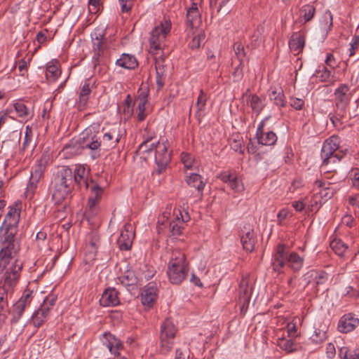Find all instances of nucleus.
<instances>
[{
    "label": "nucleus",
    "mask_w": 359,
    "mask_h": 359,
    "mask_svg": "<svg viewBox=\"0 0 359 359\" xmlns=\"http://www.w3.org/2000/svg\"><path fill=\"white\" fill-rule=\"evenodd\" d=\"M171 23L165 20L156 26L151 33L149 39V48L152 55H158L165 46L164 41L170 32Z\"/></svg>",
    "instance_id": "1a4fd4ad"
},
{
    "label": "nucleus",
    "mask_w": 359,
    "mask_h": 359,
    "mask_svg": "<svg viewBox=\"0 0 359 359\" xmlns=\"http://www.w3.org/2000/svg\"><path fill=\"white\" fill-rule=\"evenodd\" d=\"M315 338H313V340L316 342H322L325 341L327 339V333L324 330H315Z\"/></svg>",
    "instance_id": "338daca9"
},
{
    "label": "nucleus",
    "mask_w": 359,
    "mask_h": 359,
    "mask_svg": "<svg viewBox=\"0 0 359 359\" xmlns=\"http://www.w3.org/2000/svg\"><path fill=\"white\" fill-rule=\"evenodd\" d=\"M187 184L195 188L198 192H202L205 186V182L203 180V177L196 173H191L186 179Z\"/></svg>",
    "instance_id": "e433bc0d"
},
{
    "label": "nucleus",
    "mask_w": 359,
    "mask_h": 359,
    "mask_svg": "<svg viewBox=\"0 0 359 359\" xmlns=\"http://www.w3.org/2000/svg\"><path fill=\"white\" fill-rule=\"evenodd\" d=\"M122 13H128L131 11L133 0H118Z\"/></svg>",
    "instance_id": "0e129e2a"
},
{
    "label": "nucleus",
    "mask_w": 359,
    "mask_h": 359,
    "mask_svg": "<svg viewBox=\"0 0 359 359\" xmlns=\"http://www.w3.org/2000/svg\"><path fill=\"white\" fill-rule=\"evenodd\" d=\"M18 229L4 226L0 227V265L6 266L17 256L19 246L15 243Z\"/></svg>",
    "instance_id": "f03ea898"
},
{
    "label": "nucleus",
    "mask_w": 359,
    "mask_h": 359,
    "mask_svg": "<svg viewBox=\"0 0 359 359\" xmlns=\"http://www.w3.org/2000/svg\"><path fill=\"white\" fill-rule=\"evenodd\" d=\"M232 190L236 192H241L244 190V186L242 182L238 180L236 175L231 180V182L228 184Z\"/></svg>",
    "instance_id": "864d4df0"
},
{
    "label": "nucleus",
    "mask_w": 359,
    "mask_h": 359,
    "mask_svg": "<svg viewBox=\"0 0 359 359\" xmlns=\"http://www.w3.org/2000/svg\"><path fill=\"white\" fill-rule=\"evenodd\" d=\"M235 175L236 174L234 172L224 171L219 175L218 178L221 180L224 183L229 184Z\"/></svg>",
    "instance_id": "e2e57ef3"
},
{
    "label": "nucleus",
    "mask_w": 359,
    "mask_h": 359,
    "mask_svg": "<svg viewBox=\"0 0 359 359\" xmlns=\"http://www.w3.org/2000/svg\"><path fill=\"white\" fill-rule=\"evenodd\" d=\"M73 182H74L79 187L88 189L90 181L88 182L87 179V172L83 165H76L74 174Z\"/></svg>",
    "instance_id": "a878e982"
},
{
    "label": "nucleus",
    "mask_w": 359,
    "mask_h": 359,
    "mask_svg": "<svg viewBox=\"0 0 359 359\" xmlns=\"http://www.w3.org/2000/svg\"><path fill=\"white\" fill-rule=\"evenodd\" d=\"M241 242L243 248L247 252H252L257 242L253 229L250 226H244L241 231Z\"/></svg>",
    "instance_id": "f3484780"
},
{
    "label": "nucleus",
    "mask_w": 359,
    "mask_h": 359,
    "mask_svg": "<svg viewBox=\"0 0 359 359\" xmlns=\"http://www.w3.org/2000/svg\"><path fill=\"white\" fill-rule=\"evenodd\" d=\"M56 302V298L53 296L47 297L43 304L41 305V307L43 309H47V311L50 313V311L53 309Z\"/></svg>",
    "instance_id": "4d7b16f0"
},
{
    "label": "nucleus",
    "mask_w": 359,
    "mask_h": 359,
    "mask_svg": "<svg viewBox=\"0 0 359 359\" xmlns=\"http://www.w3.org/2000/svg\"><path fill=\"white\" fill-rule=\"evenodd\" d=\"M269 98L279 108L286 106L285 95L281 89L273 90L269 94Z\"/></svg>",
    "instance_id": "a19ab883"
},
{
    "label": "nucleus",
    "mask_w": 359,
    "mask_h": 359,
    "mask_svg": "<svg viewBox=\"0 0 359 359\" xmlns=\"http://www.w3.org/2000/svg\"><path fill=\"white\" fill-rule=\"evenodd\" d=\"M305 45V33L302 31L294 32L290 40L289 47L292 51L299 53Z\"/></svg>",
    "instance_id": "5701e85b"
},
{
    "label": "nucleus",
    "mask_w": 359,
    "mask_h": 359,
    "mask_svg": "<svg viewBox=\"0 0 359 359\" xmlns=\"http://www.w3.org/2000/svg\"><path fill=\"white\" fill-rule=\"evenodd\" d=\"M248 104L254 113L258 116L265 107L264 100L256 94L250 95L248 97Z\"/></svg>",
    "instance_id": "f704fd0d"
},
{
    "label": "nucleus",
    "mask_w": 359,
    "mask_h": 359,
    "mask_svg": "<svg viewBox=\"0 0 359 359\" xmlns=\"http://www.w3.org/2000/svg\"><path fill=\"white\" fill-rule=\"evenodd\" d=\"M90 93V81L87 79L85 81L79 94L78 105L79 108H83L87 104Z\"/></svg>",
    "instance_id": "2f4dec72"
},
{
    "label": "nucleus",
    "mask_w": 359,
    "mask_h": 359,
    "mask_svg": "<svg viewBox=\"0 0 359 359\" xmlns=\"http://www.w3.org/2000/svg\"><path fill=\"white\" fill-rule=\"evenodd\" d=\"M32 301V292L30 290L25 291L22 297L13 304L12 311L11 323H16L22 317L25 309Z\"/></svg>",
    "instance_id": "ddd939ff"
},
{
    "label": "nucleus",
    "mask_w": 359,
    "mask_h": 359,
    "mask_svg": "<svg viewBox=\"0 0 359 359\" xmlns=\"http://www.w3.org/2000/svg\"><path fill=\"white\" fill-rule=\"evenodd\" d=\"M100 135L101 126L97 123H93L80 134L77 142L82 149L96 150L102 145Z\"/></svg>",
    "instance_id": "6e6552de"
},
{
    "label": "nucleus",
    "mask_w": 359,
    "mask_h": 359,
    "mask_svg": "<svg viewBox=\"0 0 359 359\" xmlns=\"http://www.w3.org/2000/svg\"><path fill=\"white\" fill-rule=\"evenodd\" d=\"M13 293H7V291L0 289V320L4 321L9 313L8 299L13 297Z\"/></svg>",
    "instance_id": "c85d7f7f"
},
{
    "label": "nucleus",
    "mask_w": 359,
    "mask_h": 359,
    "mask_svg": "<svg viewBox=\"0 0 359 359\" xmlns=\"http://www.w3.org/2000/svg\"><path fill=\"white\" fill-rule=\"evenodd\" d=\"M182 162L187 168H191L193 164V158L189 154H182Z\"/></svg>",
    "instance_id": "69168bd1"
},
{
    "label": "nucleus",
    "mask_w": 359,
    "mask_h": 359,
    "mask_svg": "<svg viewBox=\"0 0 359 359\" xmlns=\"http://www.w3.org/2000/svg\"><path fill=\"white\" fill-rule=\"evenodd\" d=\"M115 131L104 132V129L102 128V135H100V140L102 144L105 147H114L119 141L118 135L114 139Z\"/></svg>",
    "instance_id": "ea45409f"
},
{
    "label": "nucleus",
    "mask_w": 359,
    "mask_h": 359,
    "mask_svg": "<svg viewBox=\"0 0 359 359\" xmlns=\"http://www.w3.org/2000/svg\"><path fill=\"white\" fill-rule=\"evenodd\" d=\"M61 74L59 63L56 60L49 62L46 65V76L49 82L55 81Z\"/></svg>",
    "instance_id": "72a5a7b5"
},
{
    "label": "nucleus",
    "mask_w": 359,
    "mask_h": 359,
    "mask_svg": "<svg viewBox=\"0 0 359 359\" xmlns=\"http://www.w3.org/2000/svg\"><path fill=\"white\" fill-rule=\"evenodd\" d=\"M330 246L334 253L341 257L346 256L348 253V245L340 238H334L330 241Z\"/></svg>",
    "instance_id": "c9c22d12"
},
{
    "label": "nucleus",
    "mask_w": 359,
    "mask_h": 359,
    "mask_svg": "<svg viewBox=\"0 0 359 359\" xmlns=\"http://www.w3.org/2000/svg\"><path fill=\"white\" fill-rule=\"evenodd\" d=\"M116 65L128 69H134L137 67L138 62L134 55L123 53L120 58L116 60Z\"/></svg>",
    "instance_id": "7c9ffc66"
},
{
    "label": "nucleus",
    "mask_w": 359,
    "mask_h": 359,
    "mask_svg": "<svg viewBox=\"0 0 359 359\" xmlns=\"http://www.w3.org/2000/svg\"><path fill=\"white\" fill-rule=\"evenodd\" d=\"M186 25L194 29L201 22V13L199 11H190L187 10Z\"/></svg>",
    "instance_id": "a18cd8bd"
},
{
    "label": "nucleus",
    "mask_w": 359,
    "mask_h": 359,
    "mask_svg": "<svg viewBox=\"0 0 359 359\" xmlns=\"http://www.w3.org/2000/svg\"><path fill=\"white\" fill-rule=\"evenodd\" d=\"M188 271L185 255L180 250H173L167 270L170 283L175 285L180 284L187 276Z\"/></svg>",
    "instance_id": "20e7f679"
},
{
    "label": "nucleus",
    "mask_w": 359,
    "mask_h": 359,
    "mask_svg": "<svg viewBox=\"0 0 359 359\" xmlns=\"http://www.w3.org/2000/svg\"><path fill=\"white\" fill-rule=\"evenodd\" d=\"M104 34L102 31H95L91 34L93 42V49L94 52L93 58L98 59L104 50Z\"/></svg>",
    "instance_id": "393cba45"
},
{
    "label": "nucleus",
    "mask_w": 359,
    "mask_h": 359,
    "mask_svg": "<svg viewBox=\"0 0 359 359\" xmlns=\"http://www.w3.org/2000/svg\"><path fill=\"white\" fill-rule=\"evenodd\" d=\"M350 178L352 182V185L355 188L359 189V169L355 168L351 170L350 172Z\"/></svg>",
    "instance_id": "052dcab7"
},
{
    "label": "nucleus",
    "mask_w": 359,
    "mask_h": 359,
    "mask_svg": "<svg viewBox=\"0 0 359 359\" xmlns=\"http://www.w3.org/2000/svg\"><path fill=\"white\" fill-rule=\"evenodd\" d=\"M73 183V172L68 166H62L57 172L53 181L52 199L55 204L61 203L69 194Z\"/></svg>",
    "instance_id": "7ed1b4c3"
},
{
    "label": "nucleus",
    "mask_w": 359,
    "mask_h": 359,
    "mask_svg": "<svg viewBox=\"0 0 359 359\" xmlns=\"http://www.w3.org/2000/svg\"><path fill=\"white\" fill-rule=\"evenodd\" d=\"M156 145V143L142 142L137 149V154L140 156V158L147 159V156L155 149Z\"/></svg>",
    "instance_id": "49530a36"
},
{
    "label": "nucleus",
    "mask_w": 359,
    "mask_h": 359,
    "mask_svg": "<svg viewBox=\"0 0 359 359\" xmlns=\"http://www.w3.org/2000/svg\"><path fill=\"white\" fill-rule=\"evenodd\" d=\"M99 245V239L95 236H92L89 243L86 245V256L90 260H93L96 256Z\"/></svg>",
    "instance_id": "37998d69"
},
{
    "label": "nucleus",
    "mask_w": 359,
    "mask_h": 359,
    "mask_svg": "<svg viewBox=\"0 0 359 359\" xmlns=\"http://www.w3.org/2000/svg\"><path fill=\"white\" fill-rule=\"evenodd\" d=\"M148 95L144 92L141 93L137 97V119L139 121H143L147 117L145 112V106L147 102Z\"/></svg>",
    "instance_id": "4c0bfd02"
},
{
    "label": "nucleus",
    "mask_w": 359,
    "mask_h": 359,
    "mask_svg": "<svg viewBox=\"0 0 359 359\" xmlns=\"http://www.w3.org/2000/svg\"><path fill=\"white\" fill-rule=\"evenodd\" d=\"M233 50L238 61L242 63L246 55L243 45L240 42H236L233 44Z\"/></svg>",
    "instance_id": "3c124183"
},
{
    "label": "nucleus",
    "mask_w": 359,
    "mask_h": 359,
    "mask_svg": "<svg viewBox=\"0 0 359 359\" xmlns=\"http://www.w3.org/2000/svg\"><path fill=\"white\" fill-rule=\"evenodd\" d=\"M169 142L167 140L158 141L155 146V163L157 168L153 174L161 175L166 169L171 161V151H168Z\"/></svg>",
    "instance_id": "9b49d317"
},
{
    "label": "nucleus",
    "mask_w": 359,
    "mask_h": 359,
    "mask_svg": "<svg viewBox=\"0 0 359 359\" xmlns=\"http://www.w3.org/2000/svg\"><path fill=\"white\" fill-rule=\"evenodd\" d=\"M45 163L42 159L38 161V164L33 168L31 176L36 179L40 180L43 175V173L45 170Z\"/></svg>",
    "instance_id": "8fccbe9b"
},
{
    "label": "nucleus",
    "mask_w": 359,
    "mask_h": 359,
    "mask_svg": "<svg viewBox=\"0 0 359 359\" xmlns=\"http://www.w3.org/2000/svg\"><path fill=\"white\" fill-rule=\"evenodd\" d=\"M330 76L331 72L326 67H323L322 69L316 71V76L323 82L329 81Z\"/></svg>",
    "instance_id": "6e6d98bb"
},
{
    "label": "nucleus",
    "mask_w": 359,
    "mask_h": 359,
    "mask_svg": "<svg viewBox=\"0 0 359 359\" xmlns=\"http://www.w3.org/2000/svg\"><path fill=\"white\" fill-rule=\"evenodd\" d=\"M177 328L173 320L170 318H165L160 326L159 344L160 353L167 355L172 349Z\"/></svg>",
    "instance_id": "0eeeda50"
},
{
    "label": "nucleus",
    "mask_w": 359,
    "mask_h": 359,
    "mask_svg": "<svg viewBox=\"0 0 359 359\" xmlns=\"http://www.w3.org/2000/svg\"><path fill=\"white\" fill-rule=\"evenodd\" d=\"M252 292V286L248 275L243 276L238 287L239 300L243 306L248 305Z\"/></svg>",
    "instance_id": "a211bd4d"
},
{
    "label": "nucleus",
    "mask_w": 359,
    "mask_h": 359,
    "mask_svg": "<svg viewBox=\"0 0 359 359\" xmlns=\"http://www.w3.org/2000/svg\"><path fill=\"white\" fill-rule=\"evenodd\" d=\"M23 266L22 262L15 257L6 266L0 265V269L5 271L4 282L0 289L7 291V293H13L19 281L20 272Z\"/></svg>",
    "instance_id": "39448f33"
},
{
    "label": "nucleus",
    "mask_w": 359,
    "mask_h": 359,
    "mask_svg": "<svg viewBox=\"0 0 359 359\" xmlns=\"http://www.w3.org/2000/svg\"><path fill=\"white\" fill-rule=\"evenodd\" d=\"M232 75L233 76V79L235 81H239L243 76V62L241 63L239 62V64L238 66L234 69Z\"/></svg>",
    "instance_id": "bf43d9fd"
},
{
    "label": "nucleus",
    "mask_w": 359,
    "mask_h": 359,
    "mask_svg": "<svg viewBox=\"0 0 359 359\" xmlns=\"http://www.w3.org/2000/svg\"><path fill=\"white\" fill-rule=\"evenodd\" d=\"M316 8L312 4H306L302 6L299 11L298 21L301 24H305L311 21L314 17Z\"/></svg>",
    "instance_id": "c756f323"
},
{
    "label": "nucleus",
    "mask_w": 359,
    "mask_h": 359,
    "mask_svg": "<svg viewBox=\"0 0 359 359\" xmlns=\"http://www.w3.org/2000/svg\"><path fill=\"white\" fill-rule=\"evenodd\" d=\"M102 342L114 355H119V351L123 348L122 341L110 333L103 334Z\"/></svg>",
    "instance_id": "412c9836"
},
{
    "label": "nucleus",
    "mask_w": 359,
    "mask_h": 359,
    "mask_svg": "<svg viewBox=\"0 0 359 359\" xmlns=\"http://www.w3.org/2000/svg\"><path fill=\"white\" fill-rule=\"evenodd\" d=\"M121 283L125 286L128 290H130V287L137 285L139 282V278L133 271H126L124 274L118 278Z\"/></svg>",
    "instance_id": "473e14b6"
},
{
    "label": "nucleus",
    "mask_w": 359,
    "mask_h": 359,
    "mask_svg": "<svg viewBox=\"0 0 359 359\" xmlns=\"http://www.w3.org/2000/svg\"><path fill=\"white\" fill-rule=\"evenodd\" d=\"M339 147V138L336 135L330 137L323 142L320 152L323 159L322 168L325 169L330 163H336L341 160L344 154L341 151H338Z\"/></svg>",
    "instance_id": "423d86ee"
},
{
    "label": "nucleus",
    "mask_w": 359,
    "mask_h": 359,
    "mask_svg": "<svg viewBox=\"0 0 359 359\" xmlns=\"http://www.w3.org/2000/svg\"><path fill=\"white\" fill-rule=\"evenodd\" d=\"M87 189H89L90 193L88 197L86 216L90 220L96 216L99 212V203L101 201L104 189L93 181H90L89 187Z\"/></svg>",
    "instance_id": "f8f14e48"
},
{
    "label": "nucleus",
    "mask_w": 359,
    "mask_h": 359,
    "mask_svg": "<svg viewBox=\"0 0 359 359\" xmlns=\"http://www.w3.org/2000/svg\"><path fill=\"white\" fill-rule=\"evenodd\" d=\"M262 41V37L259 30L255 31L251 36L250 46L252 48L258 47Z\"/></svg>",
    "instance_id": "5fc2aeb1"
},
{
    "label": "nucleus",
    "mask_w": 359,
    "mask_h": 359,
    "mask_svg": "<svg viewBox=\"0 0 359 359\" xmlns=\"http://www.w3.org/2000/svg\"><path fill=\"white\" fill-rule=\"evenodd\" d=\"M158 296L157 284L150 282L146 285L141 293L140 300L144 306L151 309L156 302Z\"/></svg>",
    "instance_id": "4468645a"
},
{
    "label": "nucleus",
    "mask_w": 359,
    "mask_h": 359,
    "mask_svg": "<svg viewBox=\"0 0 359 359\" xmlns=\"http://www.w3.org/2000/svg\"><path fill=\"white\" fill-rule=\"evenodd\" d=\"M100 0H88L89 11L91 13H96L99 10Z\"/></svg>",
    "instance_id": "774afa93"
},
{
    "label": "nucleus",
    "mask_w": 359,
    "mask_h": 359,
    "mask_svg": "<svg viewBox=\"0 0 359 359\" xmlns=\"http://www.w3.org/2000/svg\"><path fill=\"white\" fill-rule=\"evenodd\" d=\"M278 346L281 349L287 353L294 352L297 348V345L294 343L293 339H280Z\"/></svg>",
    "instance_id": "09e8293b"
},
{
    "label": "nucleus",
    "mask_w": 359,
    "mask_h": 359,
    "mask_svg": "<svg viewBox=\"0 0 359 359\" xmlns=\"http://www.w3.org/2000/svg\"><path fill=\"white\" fill-rule=\"evenodd\" d=\"M304 259L296 252H290L285 244H278L275 249L271 266L278 273L283 272V267L287 264L294 272L299 271L304 266Z\"/></svg>",
    "instance_id": "f257e3e1"
},
{
    "label": "nucleus",
    "mask_w": 359,
    "mask_h": 359,
    "mask_svg": "<svg viewBox=\"0 0 359 359\" xmlns=\"http://www.w3.org/2000/svg\"><path fill=\"white\" fill-rule=\"evenodd\" d=\"M330 276L324 271L310 270L303 276L306 285L313 284L316 287L324 285L328 280Z\"/></svg>",
    "instance_id": "dca6fc26"
},
{
    "label": "nucleus",
    "mask_w": 359,
    "mask_h": 359,
    "mask_svg": "<svg viewBox=\"0 0 359 359\" xmlns=\"http://www.w3.org/2000/svg\"><path fill=\"white\" fill-rule=\"evenodd\" d=\"M135 238L133 227L130 224H124L121 234L117 240V245L121 250H129L133 245Z\"/></svg>",
    "instance_id": "2eb2a0df"
},
{
    "label": "nucleus",
    "mask_w": 359,
    "mask_h": 359,
    "mask_svg": "<svg viewBox=\"0 0 359 359\" xmlns=\"http://www.w3.org/2000/svg\"><path fill=\"white\" fill-rule=\"evenodd\" d=\"M119 292L114 287H108L104 290L100 299L101 306H115L120 304Z\"/></svg>",
    "instance_id": "aec40b11"
},
{
    "label": "nucleus",
    "mask_w": 359,
    "mask_h": 359,
    "mask_svg": "<svg viewBox=\"0 0 359 359\" xmlns=\"http://www.w3.org/2000/svg\"><path fill=\"white\" fill-rule=\"evenodd\" d=\"M306 213L309 214L312 212H317L321 207L323 202L316 194L313 195L310 199L306 198Z\"/></svg>",
    "instance_id": "79ce46f5"
},
{
    "label": "nucleus",
    "mask_w": 359,
    "mask_h": 359,
    "mask_svg": "<svg viewBox=\"0 0 359 359\" xmlns=\"http://www.w3.org/2000/svg\"><path fill=\"white\" fill-rule=\"evenodd\" d=\"M350 88L346 83H341L334 92V104L336 107V114L340 118L346 115V111L348 108L352 95L356 91L349 92Z\"/></svg>",
    "instance_id": "9d476101"
},
{
    "label": "nucleus",
    "mask_w": 359,
    "mask_h": 359,
    "mask_svg": "<svg viewBox=\"0 0 359 359\" xmlns=\"http://www.w3.org/2000/svg\"><path fill=\"white\" fill-rule=\"evenodd\" d=\"M256 137L258 144L266 146L274 145L278 139L276 134L273 131L262 133L259 135L256 136Z\"/></svg>",
    "instance_id": "58836bf2"
},
{
    "label": "nucleus",
    "mask_w": 359,
    "mask_h": 359,
    "mask_svg": "<svg viewBox=\"0 0 359 359\" xmlns=\"http://www.w3.org/2000/svg\"><path fill=\"white\" fill-rule=\"evenodd\" d=\"M20 210L11 207L6 215L4 222L1 225L8 226L14 229H18V223L20 221Z\"/></svg>",
    "instance_id": "bb28decb"
},
{
    "label": "nucleus",
    "mask_w": 359,
    "mask_h": 359,
    "mask_svg": "<svg viewBox=\"0 0 359 359\" xmlns=\"http://www.w3.org/2000/svg\"><path fill=\"white\" fill-rule=\"evenodd\" d=\"M330 184L321 180H316L314 183L315 187L320 189L316 195L323 203L331 198L335 192V190L330 187Z\"/></svg>",
    "instance_id": "b1692460"
},
{
    "label": "nucleus",
    "mask_w": 359,
    "mask_h": 359,
    "mask_svg": "<svg viewBox=\"0 0 359 359\" xmlns=\"http://www.w3.org/2000/svg\"><path fill=\"white\" fill-rule=\"evenodd\" d=\"M13 107L18 114V116L22 118V121H27L29 118H31L29 109L22 102H16L13 104Z\"/></svg>",
    "instance_id": "c03bdc74"
},
{
    "label": "nucleus",
    "mask_w": 359,
    "mask_h": 359,
    "mask_svg": "<svg viewBox=\"0 0 359 359\" xmlns=\"http://www.w3.org/2000/svg\"><path fill=\"white\" fill-rule=\"evenodd\" d=\"M292 206L294 209L299 212H302L303 210L306 211V198L299 201H294L292 202Z\"/></svg>",
    "instance_id": "680f3d73"
},
{
    "label": "nucleus",
    "mask_w": 359,
    "mask_h": 359,
    "mask_svg": "<svg viewBox=\"0 0 359 359\" xmlns=\"http://www.w3.org/2000/svg\"><path fill=\"white\" fill-rule=\"evenodd\" d=\"M290 105L295 110H301L304 106V101L301 98L291 97L290 98Z\"/></svg>",
    "instance_id": "13d9d810"
},
{
    "label": "nucleus",
    "mask_w": 359,
    "mask_h": 359,
    "mask_svg": "<svg viewBox=\"0 0 359 359\" xmlns=\"http://www.w3.org/2000/svg\"><path fill=\"white\" fill-rule=\"evenodd\" d=\"M207 100H208V96L204 93V91L201 89L200 90V93H199V95L197 98V101L196 103V107L197 108L196 116H202V113L204 111L205 106H206Z\"/></svg>",
    "instance_id": "de8ad7c7"
},
{
    "label": "nucleus",
    "mask_w": 359,
    "mask_h": 359,
    "mask_svg": "<svg viewBox=\"0 0 359 359\" xmlns=\"http://www.w3.org/2000/svg\"><path fill=\"white\" fill-rule=\"evenodd\" d=\"M40 180L36 179L34 177H30L29 181L27 184L25 194L27 196H32L34 191L37 187V184Z\"/></svg>",
    "instance_id": "603ef678"
},
{
    "label": "nucleus",
    "mask_w": 359,
    "mask_h": 359,
    "mask_svg": "<svg viewBox=\"0 0 359 359\" xmlns=\"http://www.w3.org/2000/svg\"><path fill=\"white\" fill-rule=\"evenodd\" d=\"M155 59V67L156 71V86L157 89L161 90L165 83L166 76L165 67L163 65L164 58L161 54L154 55Z\"/></svg>",
    "instance_id": "4be33fe9"
},
{
    "label": "nucleus",
    "mask_w": 359,
    "mask_h": 359,
    "mask_svg": "<svg viewBox=\"0 0 359 359\" xmlns=\"http://www.w3.org/2000/svg\"><path fill=\"white\" fill-rule=\"evenodd\" d=\"M359 325V319L353 313L344 315L338 323V330L341 333L353 331Z\"/></svg>",
    "instance_id": "6ab92c4d"
},
{
    "label": "nucleus",
    "mask_w": 359,
    "mask_h": 359,
    "mask_svg": "<svg viewBox=\"0 0 359 359\" xmlns=\"http://www.w3.org/2000/svg\"><path fill=\"white\" fill-rule=\"evenodd\" d=\"M50 313L47 311V309H43L40 306L32 314L30 323H32L34 327L39 328L48 320Z\"/></svg>",
    "instance_id": "cd10ccee"
}]
</instances>
